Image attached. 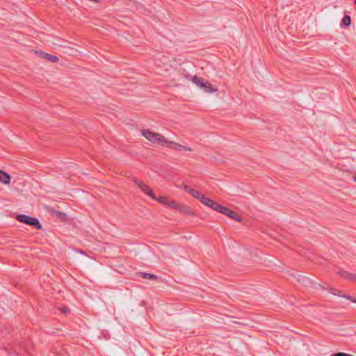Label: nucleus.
<instances>
[{
  "label": "nucleus",
  "mask_w": 356,
  "mask_h": 356,
  "mask_svg": "<svg viewBox=\"0 0 356 356\" xmlns=\"http://www.w3.org/2000/svg\"><path fill=\"white\" fill-rule=\"evenodd\" d=\"M141 134L150 143L167 147L168 140L161 134L154 133L148 129H143Z\"/></svg>",
  "instance_id": "1"
},
{
  "label": "nucleus",
  "mask_w": 356,
  "mask_h": 356,
  "mask_svg": "<svg viewBox=\"0 0 356 356\" xmlns=\"http://www.w3.org/2000/svg\"><path fill=\"white\" fill-rule=\"evenodd\" d=\"M154 200H157L160 203L169 205L172 208L178 207V204L177 202H175L173 200H169L166 197L161 196L158 198L156 197V199Z\"/></svg>",
  "instance_id": "7"
},
{
  "label": "nucleus",
  "mask_w": 356,
  "mask_h": 356,
  "mask_svg": "<svg viewBox=\"0 0 356 356\" xmlns=\"http://www.w3.org/2000/svg\"><path fill=\"white\" fill-rule=\"evenodd\" d=\"M334 356H353L351 355L344 353H338L334 355Z\"/></svg>",
  "instance_id": "21"
},
{
  "label": "nucleus",
  "mask_w": 356,
  "mask_h": 356,
  "mask_svg": "<svg viewBox=\"0 0 356 356\" xmlns=\"http://www.w3.org/2000/svg\"><path fill=\"white\" fill-rule=\"evenodd\" d=\"M344 298L350 300L353 302L356 303V298L350 296H343Z\"/></svg>",
  "instance_id": "20"
},
{
  "label": "nucleus",
  "mask_w": 356,
  "mask_h": 356,
  "mask_svg": "<svg viewBox=\"0 0 356 356\" xmlns=\"http://www.w3.org/2000/svg\"><path fill=\"white\" fill-rule=\"evenodd\" d=\"M175 208L177 209L179 211H183V212H184L186 213H190V209H189V208L188 207L181 206V205L178 204V207H175Z\"/></svg>",
  "instance_id": "16"
},
{
  "label": "nucleus",
  "mask_w": 356,
  "mask_h": 356,
  "mask_svg": "<svg viewBox=\"0 0 356 356\" xmlns=\"http://www.w3.org/2000/svg\"><path fill=\"white\" fill-rule=\"evenodd\" d=\"M54 213L57 218H63L66 217V214L65 213H63V211L55 210V211H54Z\"/></svg>",
  "instance_id": "19"
},
{
  "label": "nucleus",
  "mask_w": 356,
  "mask_h": 356,
  "mask_svg": "<svg viewBox=\"0 0 356 356\" xmlns=\"http://www.w3.org/2000/svg\"><path fill=\"white\" fill-rule=\"evenodd\" d=\"M166 147H168L171 149L178 150V151H184V152L192 151V149L188 146H184V145L178 144L175 142L170 141L169 140H168Z\"/></svg>",
  "instance_id": "5"
},
{
  "label": "nucleus",
  "mask_w": 356,
  "mask_h": 356,
  "mask_svg": "<svg viewBox=\"0 0 356 356\" xmlns=\"http://www.w3.org/2000/svg\"><path fill=\"white\" fill-rule=\"evenodd\" d=\"M353 181H356V175L353 177Z\"/></svg>",
  "instance_id": "25"
},
{
  "label": "nucleus",
  "mask_w": 356,
  "mask_h": 356,
  "mask_svg": "<svg viewBox=\"0 0 356 356\" xmlns=\"http://www.w3.org/2000/svg\"><path fill=\"white\" fill-rule=\"evenodd\" d=\"M351 24V18L349 15H346L343 19L341 26L344 27H348Z\"/></svg>",
  "instance_id": "14"
},
{
  "label": "nucleus",
  "mask_w": 356,
  "mask_h": 356,
  "mask_svg": "<svg viewBox=\"0 0 356 356\" xmlns=\"http://www.w3.org/2000/svg\"><path fill=\"white\" fill-rule=\"evenodd\" d=\"M37 53L41 58L48 60L51 63H57L59 60V58L56 56L49 54L44 51H38Z\"/></svg>",
  "instance_id": "8"
},
{
  "label": "nucleus",
  "mask_w": 356,
  "mask_h": 356,
  "mask_svg": "<svg viewBox=\"0 0 356 356\" xmlns=\"http://www.w3.org/2000/svg\"><path fill=\"white\" fill-rule=\"evenodd\" d=\"M134 183L137 185L138 188L141 189L142 191H143L145 194H147L148 196H149L152 199H156V196L153 191L149 188L147 185H146L143 181L135 179Z\"/></svg>",
  "instance_id": "4"
},
{
  "label": "nucleus",
  "mask_w": 356,
  "mask_h": 356,
  "mask_svg": "<svg viewBox=\"0 0 356 356\" xmlns=\"http://www.w3.org/2000/svg\"><path fill=\"white\" fill-rule=\"evenodd\" d=\"M191 81L194 84L203 90L205 92L213 93L218 91V88L213 86L208 81L198 77L196 75L192 77Z\"/></svg>",
  "instance_id": "2"
},
{
  "label": "nucleus",
  "mask_w": 356,
  "mask_h": 356,
  "mask_svg": "<svg viewBox=\"0 0 356 356\" xmlns=\"http://www.w3.org/2000/svg\"><path fill=\"white\" fill-rule=\"evenodd\" d=\"M339 274H340L342 277L346 278V280L354 281L356 282V275L350 273L346 271H339Z\"/></svg>",
  "instance_id": "10"
},
{
  "label": "nucleus",
  "mask_w": 356,
  "mask_h": 356,
  "mask_svg": "<svg viewBox=\"0 0 356 356\" xmlns=\"http://www.w3.org/2000/svg\"><path fill=\"white\" fill-rule=\"evenodd\" d=\"M185 77L187 79H189V80H191L192 79V76L191 75H188V74H186L185 75Z\"/></svg>",
  "instance_id": "24"
},
{
  "label": "nucleus",
  "mask_w": 356,
  "mask_h": 356,
  "mask_svg": "<svg viewBox=\"0 0 356 356\" xmlns=\"http://www.w3.org/2000/svg\"><path fill=\"white\" fill-rule=\"evenodd\" d=\"M211 209H213L214 211H216L219 213H224V209H226L225 207L216 202L213 201V204H211Z\"/></svg>",
  "instance_id": "12"
},
{
  "label": "nucleus",
  "mask_w": 356,
  "mask_h": 356,
  "mask_svg": "<svg viewBox=\"0 0 356 356\" xmlns=\"http://www.w3.org/2000/svg\"><path fill=\"white\" fill-rule=\"evenodd\" d=\"M69 311H70V309H69V308H67V307H64L61 308V312H62V313H63V314H66V313H67Z\"/></svg>",
  "instance_id": "23"
},
{
  "label": "nucleus",
  "mask_w": 356,
  "mask_h": 356,
  "mask_svg": "<svg viewBox=\"0 0 356 356\" xmlns=\"http://www.w3.org/2000/svg\"><path fill=\"white\" fill-rule=\"evenodd\" d=\"M138 275L142 277V278H144V279H147V280H156L157 279V276L154 275V274H152V273H145V272H140L138 273Z\"/></svg>",
  "instance_id": "13"
},
{
  "label": "nucleus",
  "mask_w": 356,
  "mask_h": 356,
  "mask_svg": "<svg viewBox=\"0 0 356 356\" xmlns=\"http://www.w3.org/2000/svg\"><path fill=\"white\" fill-rule=\"evenodd\" d=\"M16 219L20 222L33 226L37 229H42V225L40 224L39 220L36 218H33L24 214H19L16 216Z\"/></svg>",
  "instance_id": "3"
},
{
  "label": "nucleus",
  "mask_w": 356,
  "mask_h": 356,
  "mask_svg": "<svg viewBox=\"0 0 356 356\" xmlns=\"http://www.w3.org/2000/svg\"><path fill=\"white\" fill-rule=\"evenodd\" d=\"M226 216H228L231 219L235 220L237 222H241L242 218L236 212L232 211L231 209L226 207V209H224V213Z\"/></svg>",
  "instance_id": "6"
},
{
  "label": "nucleus",
  "mask_w": 356,
  "mask_h": 356,
  "mask_svg": "<svg viewBox=\"0 0 356 356\" xmlns=\"http://www.w3.org/2000/svg\"><path fill=\"white\" fill-rule=\"evenodd\" d=\"M170 249V248L167 245H162L159 248L160 252L162 253L163 256L168 257L169 254V252L168 251Z\"/></svg>",
  "instance_id": "15"
},
{
  "label": "nucleus",
  "mask_w": 356,
  "mask_h": 356,
  "mask_svg": "<svg viewBox=\"0 0 356 356\" xmlns=\"http://www.w3.org/2000/svg\"><path fill=\"white\" fill-rule=\"evenodd\" d=\"M203 204L209 207H211V204H213V200H212L211 199H210L209 197H207L206 196H204V195L202 194V195L200 196V197L198 199Z\"/></svg>",
  "instance_id": "11"
},
{
  "label": "nucleus",
  "mask_w": 356,
  "mask_h": 356,
  "mask_svg": "<svg viewBox=\"0 0 356 356\" xmlns=\"http://www.w3.org/2000/svg\"><path fill=\"white\" fill-rule=\"evenodd\" d=\"M0 182L3 184H8L10 182V176L2 170H0Z\"/></svg>",
  "instance_id": "9"
},
{
  "label": "nucleus",
  "mask_w": 356,
  "mask_h": 356,
  "mask_svg": "<svg viewBox=\"0 0 356 356\" xmlns=\"http://www.w3.org/2000/svg\"><path fill=\"white\" fill-rule=\"evenodd\" d=\"M192 189H193V188H192L191 186H188V185H185V186H184V190H185V191H186V192H187V193H190V191H192Z\"/></svg>",
  "instance_id": "22"
},
{
  "label": "nucleus",
  "mask_w": 356,
  "mask_h": 356,
  "mask_svg": "<svg viewBox=\"0 0 356 356\" xmlns=\"http://www.w3.org/2000/svg\"><path fill=\"white\" fill-rule=\"evenodd\" d=\"M190 194L197 198V200L200 197V196L202 195L201 193H200L197 191L196 190H194V189H192V191H190Z\"/></svg>",
  "instance_id": "17"
},
{
  "label": "nucleus",
  "mask_w": 356,
  "mask_h": 356,
  "mask_svg": "<svg viewBox=\"0 0 356 356\" xmlns=\"http://www.w3.org/2000/svg\"><path fill=\"white\" fill-rule=\"evenodd\" d=\"M355 4H356V0H355Z\"/></svg>",
  "instance_id": "26"
},
{
  "label": "nucleus",
  "mask_w": 356,
  "mask_h": 356,
  "mask_svg": "<svg viewBox=\"0 0 356 356\" xmlns=\"http://www.w3.org/2000/svg\"><path fill=\"white\" fill-rule=\"evenodd\" d=\"M330 292L331 293H332L333 295H334V296H341V297L344 298V297H343V296H344V295H341V291H339V290H338V289H331L330 290Z\"/></svg>",
  "instance_id": "18"
}]
</instances>
